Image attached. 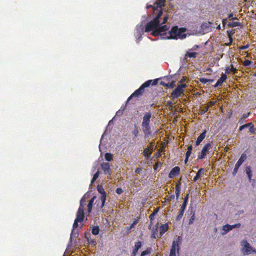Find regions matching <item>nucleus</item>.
Returning a JSON list of instances; mask_svg holds the SVG:
<instances>
[{
  "instance_id": "1",
  "label": "nucleus",
  "mask_w": 256,
  "mask_h": 256,
  "mask_svg": "<svg viewBox=\"0 0 256 256\" xmlns=\"http://www.w3.org/2000/svg\"><path fill=\"white\" fill-rule=\"evenodd\" d=\"M165 0H157L153 5H148L146 8H152L153 14L156 16L153 20L148 22L146 26L144 32H150L157 28L160 24V18L162 14V7L164 6Z\"/></svg>"
},
{
  "instance_id": "2",
  "label": "nucleus",
  "mask_w": 256,
  "mask_h": 256,
  "mask_svg": "<svg viewBox=\"0 0 256 256\" xmlns=\"http://www.w3.org/2000/svg\"><path fill=\"white\" fill-rule=\"evenodd\" d=\"M186 31V28H179L178 26H172L168 33L164 34L165 35H168V36L164 38H166V39L182 40L185 38L186 36V34H184Z\"/></svg>"
},
{
  "instance_id": "3",
  "label": "nucleus",
  "mask_w": 256,
  "mask_h": 256,
  "mask_svg": "<svg viewBox=\"0 0 256 256\" xmlns=\"http://www.w3.org/2000/svg\"><path fill=\"white\" fill-rule=\"evenodd\" d=\"M158 84V80H148L144 82L138 90L134 91L128 98L126 104L133 98H138L142 96L145 88L148 87L150 84L154 86Z\"/></svg>"
},
{
  "instance_id": "4",
  "label": "nucleus",
  "mask_w": 256,
  "mask_h": 256,
  "mask_svg": "<svg viewBox=\"0 0 256 256\" xmlns=\"http://www.w3.org/2000/svg\"><path fill=\"white\" fill-rule=\"evenodd\" d=\"M152 115L150 112H146L142 118V128L146 138L148 137L152 134L150 126V119Z\"/></svg>"
},
{
  "instance_id": "5",
  "label": "nucleus",
  "mask_w": 256,
  "mask_h": 256,
  "mask_svg": "<svg viewBox=\"0 0 256 256\" xmlns=\"http://www.w3.org/2000/svg\"><path fill=\"white\" fill-rule=\"evenodd\" d=\"M84 200V198H82L80 200V206L78 209L76 218L74 221L73 224V230L74 228H76L78 227V222H81L84 220V210L83 208L82 202ZM74 230H72L70 234V239L72 238V236L73 234Z\"/></svg>"
},
{
  "instance_id": "6",
  "label": "nucleus",
  "mask_w": 256,
  "mask_h": 256,
  "mask_svg": "<svg viewBox=\"0 0 256 256\" xmlns=\"http://www.w3.org/2000/svg\"><path fill=\"white\" fill-rule=\"evenodd\" d=\"M186 87V84H178L176 88L171 93V97L172 99H176L181 96L184 95V88Z\"/></svg>"
},
{
  "instance_id": "7",
  "label": "nucleus",
  "mask_w": 256,
  "mask_h": 256,
  "mask_svg": "<svg viewBox=\"0 0 256 256\" xmlns=\"http://www.w3.org/2000/svg\"><path fill=\"white\" fill-rule=\"evenodd\" d=\"M168 27L166 25L160 26L159 24L157 28H156L152 32V34L154 36H160L162 39H166L164 37H166L168 35H165L164 34L166 33V32L168 30Z\"/></svg>"
},
{
  "instance_id": "8",
  "label": "nucleus",
  "mask_w": 256,
  "mask_h": 256,
  "mask_svg": "<svg viewBox=\"0 0 256 256\" xmlns=\"http://www.w3.org/2000/svg\"><path fill=\"white\" fill-rule=\"evenodd\" d=\"M182 238L180 236H178L176 240H174L170 250V256H176V250L178 254L180 251V244L181 242Z\"/></svg>"
},
{
  "instance_id": "9",
  "label": "nucleus",
  "mask_w": 256,
  "mask_h": 256,
  "mask_svg": "<svg viewBox=\"0 0 256 256\" xmlns=\"http://www.w3.org/2000/svg\"><path fill=\"white\" fill-rule=\"evenodd\" d=\"M97 190L98 192L101 194V196L99 197L98 199L100 200V208H102L104 206L106 202V192L102 185L98 184L97 186Z\"/></svg>"
},
{
  "instance_id": "10",
  "label": "nucleus",
  "mask_w": 256,
  "mask_h": 256,
  "mask_svg": "<svg viewBox=\"0 0 256 256\" xmlns=\"http://www.w3.org/2000/svg\"><path fill=\"white\" fill-rule=\"evenodd\" d=\"M242 243H244V248H242V250L244 254L245 255L248 254L252 252H256V250L252 248L249 243H248L246 240H244Z\"/></svg>"
},
{
  "instance_id": "11",
  "label": "nucleus",
  "mask_w": 256,
  "mask_h": 256,
  "mask_svg": "<svg viewBox=\"0 0 256 256\" xmlns=\"http://www.w3.org/2000/svg\"><path fill=\"white\" fill-rule=\"evenodd\" d=\"M211 147L212 145L210 143H208L205 144L202 148V152H200L198 155V159L202 160L204 158L206 155V152H208Z\"/></svg>"
},
{
  "instance_id": "12",
  "label": "nucleus",
  "mask_w": 256,
  "mask_h": 256,
  "mask_svg": "<svg viewBox=\"0 0 256 256\" xmlns=\"http://www.w3.org/2000/svg\"><path fill=\"white\" fill-rule=\"evenodd\" d=\"M240 226V223L236 224L233 225H230L228 224H226L224 225L222 228V230L225 232H223L222 234H226V232L232 230V228H239Z\"/></svg>"
},
{
  "instance_id": "13",
  "label": "nucleus",
  "mask_w": 256,
  "mask_h": 256,
  "mask_svg": "<svg viewBox=\"0 0 256 256\" xmlns=\"http://www.w3.org/2000/svg\"><path fill=\"white\" fill-rule=\"evenodd\" d=\"M180 172V168H179V166H176L172 169L168 174V177L170 178H173L174 177L178 175Z\"/></svg>"
},
{
  "instance_id": "14",
  "label": "nucleus",
  "mask_w": 256,
  "mask_h": 256,
  "mask_svg": "<svg viewBox=\"0 0 256 256\" xmlns=\"http://www.w3.org/2000/svg\"><path fill=\"white\" fill-rule=\"evenodd\" d=\"M142 243L140 241L136 242L133 249V251L131 254V256H136L138 250L142 247Z\"/></svg>"
},
{
  "instance_id": "15",
  "label": "nucleus",
  "mask_w": 256,
  "mask_h": 256,
  "mask_svg": "<svg viewBox=\"0 0 256 256\" xmlns=\"http://www.w3.org/2000/svg\"><path fill=\"white\" fill-rule=\"evenodd\" d=\"M101 167L105 174H110V165L108 162H102Z\"/></svg>"
},
{
  "instance_id": "16",
  "label": "nucleus",
  "mask_w": 256,
  "mask_h": 256,
  "mask_svg": "<svg viewBox=\"0 0 256 256\" xmlns=\"http://www.w3.org/2000/svg\"><path fill=\"white\" fill-rule=\"evenodd\" d=\"M227 76L226 74H222L220 78L218 80L214 86V88L222 86V83L226 80Z\"/></svg>"
},
{
  "instance_id": "17",
  "label": "nucleus",
  "mask_w": 256,
  "mask_h": 256,
  "mask_svg": "<svg viewBox=\"0 0 256 256\" xmlns=\"http://www.w3.org/2000/svg\"><path fill=\"white\" fill-rule=\"evenodd\" d=\"M206 130H204V132L198 136L196 142V146H198L200 143L204 140L206 137Z\"/></svg>"
},
{
  "instance_id": "18",
  "label": "nucleus",
  "mask_w": 256,
  "mask_h": 256,
  "mask_svg": "<svg viewBox=\"0 0 256 256\" xmlns=\"http://www.w3.org/2000/svg\"><path fill=\"white\" fill-rule=\"evenodd\" d=\"M181 178H180L176 184V200L179 198L180 193Z\"/></svg>"
},
{
  "instance_id": "19",
  "label": "nucleus",
  "mask_w": 256,
  "mask_h": 256,
  "mask_svg": "<svg viewBox=\"0 0 256 256\" xmlns=\"http://www.w3.org/2000/svg\"><path fill=\"white\" fill-rule=\"evenodd\" d=\"M246 158V155L244 153H243L241 155V156H240V158H239V160H238V161L236 162V166L240 167Z\"/></svg>"
},
{
  "instance_id": "20",
  "label": "nucleus",
  "mask_w": 256,
  "mask_h": 256,
  "mask_svg": "<svg viewBox=\"0 0 256 256\" xmlns=\"http://www.w3.org/2000/svg\"><path fill=\"white\" fill-rule=\"evenodd\" d=\"M168 229V226L167 224H162L160 228V234L162 236L164 234Z\"/></svg>"
},
{
  "instance_id": "21",
  "label": "nucleus",
  "mask_w": 256,
  "mask_h": 256,
  "mask_svg": "<svg viewBox=\"0 0 256 256\" xmlns=\"http://www.w3.org/2000/svg\"><path fill=\"white\" fill-rule=\"evenodd\" d=\"M96 198V196H93L89 201L88 204V212H92V207L93 205V203L94 202V199Z\"/></svg>"
},
{
  "instance_id": "22",
  "label": "nucleus",
  "mask_w": 256,
  "mask_h": 256,
  "mask_svg": "<svg viewBox=\"0 0 256 256\" xmlns=\"http://www.w3.org/2000/svg\"><path fill=\"white\" fill-rule=\"evenodd\" d=\"M204 171V170L203 168H202L199 169L198 170V172H196V175L194 178L193 180L194 182H196L197 180H198L200 178V177L201 174L202 172H203Z\"/></svg>"
},
{
  "instance_id": "23",
  "label": "nucleus",
  "mask_w": 256,
  "mask_h": 256,
  "mask_svg": "<svg viewBox=\"0 0 256 256\" xmlns=\"http://www.w3.org/2000/svg\"><path fill=\"white\" fill-rule=\"evenodd\" d=\"M198 53L196 52H190L189 51L187 52L185 54L186 58H196Z\"/></svg>"
},
{
  "instance_id": "24",
  "label": "nucleus",
  "mask_w": 256,
  "mask_h": 256,
  "mask_svg": "<svg viewBox=\"0 0 256 256\" xmlns=\"http://www.w3.org/2000/svg\"><path fill=\"white\" fill-rule=\"evenodd\" d=\"M237 70L234 68L232 64L231 65V68L230 69L228 67H226L225 69V72L227 74H229L230 72H232L234 74H235Z\"/></svg>"
},
{
  "instance_id": "25",
  "label": "nucleus",
  "mask_w": 256,
  "mask_h": 256,
  "mask_svg": "<svg viewBox=\"0 0 256 256\" xmlns=\"http://www.w3.org/2000/svg\"><path fill=\"white\" fill-rule=\"evenodd\" d=\"M152 153V152L150 151L148 148H146L144 149L143 151V154L144 156L150 157Z\"/></svg>"
},
{
  "instance_id": "26",
  "label": "nucleus",
  "mask_w": 256,
  "mask_h": 256,
  "mask_svg": "<svg viewBox=\"0 0 256 256\" xmlns=\"http://www.w3.org/2000/svg\"><path fill=\"white\" fill-rule=\"evenodd\" d=\"M139 133L140 132L138 126L136 125H134V130L132 131V134L135 137H138L139 135Z\"/></svg>"
},
{
  "instance_id": "27",
  "label": "nucleus",
  "mask_w": 256,
  "mask_h": 256,
  "mask_svg": "<svg viewBox=\"0 0 256 256\" xmlns=\"http://www.w3.org/2000/svg\"><path fill=\"white\" fill-rule=\"evenodd\" d=\"M184 211L185 209L180 208V210L179 212V214L176 218V220H180L182 218Z\"/></svg>"
},
{
  "instance_id": "28",
  "label": "nucleus",
  "mask_w": 256,
  "mask_h": 256,
  "mask_svg": "<svg viewBox=\"0 0 256 256\" xmlns=\"http://www.w3.org/2000/svg\"><path fill=\"white\" fill-rule=\"evenodd\" d=\"M228 26L230 28H234L236 26H241V24L240 22H228Z\"/></svg>"
},
{
  "instance_id": "29",
  "label": "nucleus",
  "mask_w": 256,
  "mask_h": 256,
  "mask_svg": "<svg viewBox=\"0 0 256 256\" xmlns=\"http://www.w3.org/2000/svg\"><path fill=\"white\" fill-rule=\"evenodd\" d=\"M188 194H187L186 196L184 198V200L183 202V203L181 206V208H182L186 210L188 202Z\"/></svg>"
},
{
  "instance_id": "30",
  "label": "nucleus",
  "mask_w": 256,
  "mask_h": 256,
  "mask_svg": "<svg viewBox=\"0 0 256 256\" xmlns=\"http://www.w3.org/2000/svg\"><path fill=\"white\" fill-rule=\"evenodd\" d=\"M104 158L106 161L110 162L112 160L113 156L110 152H106L104 155Z\"/></svg>"
},
{
  "instance_id": "31",
  "label": "nucleus",
  "mask_w": 256,
  "mask_h": 256,
  "mask_svg": "<svg viewBox=\"0 0 256 256\" xmlns=\"http://www.w3.org/2000/svg\"><path fill=\"white\" fill-rule=\"evenodd\" d=\"M100 232V228L98 226H94L92 228V232L94 235H97Z\"/></svg>"
},
{
  "instance_id": "32",
  "label": "nucleus",
  "mask_w": 256,
  "mask_h": 256,
  "mask_svg": "<svg viewBox=\"0 0 256 256\" xmlns=\"http://www.w3.org/2000/svg\"><path fill=\"white\" fill-rule=\"evenodd\" d=\"M209 108H210L209 106H206L204 108H203L200 109V110L199 114L200 115L204 114H205L208 110Z\"/></svg>"
},
{
  "instance_id": "33",
  "label": "nucleus",
  "mask_w": 256,
  "mask_h": 256,
  "mask_svg": "<svg viewBox=\"0 0 256 256\" xmlns=\"http://www.w3.org/2000/svg\"><path fill=\"white\" fill-rule=\"evenodd\" d=\"M151 252V248H148L146 250L142 252L140 256H146L150 254Z\"/></svg>"
},
{
  "instance_id": "34",
  "label": "nucleus",
  "mask_w": 256,
  "mask_h": 256,
  "mask_svg": "<svg viewBox=\"0 0 256 256\" xmlns=\"http://www.w3.org/2000/svg\"><path fill=\"white\" fill-rule=\"evenodd\" d=\"M246 174H248L249 180H250L252 178V171L250 167H246Z\"/></svg>"
},
{
  "instance_id": "35",
  "label": "nucleus",
  "mask_w": 256,
  "mask_h": 256,
  "mask_svg": "<svg viewBox=\"0 0 256 256\" xmlns=\"http://www.w3.org/2000/svg\"><path fill=\"white\" fill-rule=\"evenodd\" d=\"M246 174H248L249 180H250L252 178V171L250 167H246Z\"/></svg>"
},
{
  "instance_id": "36",
  "label": "nucleus",
  "mask_w": 256,
  "mask_h": 256,
  "mask_svg": "<svg viewBox=\"0 0 256 256\" xmlns=\"http://www.w3.org/2000/svg\"><path fill=\"white\" fill-rule=\"evenodd\" d=\"M158 208H157L152 213L150 214V215L149 216L150 220H152L154 219V216L158 212Z\"/></svg>"
},
{
  "instance_id": "37",
  "label": "nucleus",
  "mask_w": 256,
  "mask_h": 256,
  "mask_svg": "<svg viewBox=\"0 0 256 256\" xmlns=\"http://www.w3.org/2000/svg\"><path fill=\"white\" fill-rule=\"evenodd\" d=\"M174 83H175L174 81H172L171 82L168 83V84H166V87H168V88H172L175 86Z\"/></svg>"
},
{
  "instance_id": "38",
  "label": "nucleus",
  "mask_w": 256,
  "mask_h": 256,
  "mask_svg": "<svg viewBox=\"0 0 256 256\" xmlns=\"http://www.w3.org/2000/svg\"><path fill=\"white\" fill-rule=\"evenodd\" d=\"M211 24H212L211 22H208V23H203L202 25V28L204 29L208 28Z\"/></svg>"
},
{
  "instance_id": "39",
  "label": "nucleus",
  "mask_w": 256,
  "mask_h": 256,
  "mask_svg": "<svg viewBox=\"0 0 256 256\" xmlns=\"http://www.w3.org/2000/svg\"><path fill=\"white\" fill-rule=\"evenodd\" d=\"M195 218H196L195 214H194V213L189 220L188 224L190 225V224H193Z\"/></svg>"
},
{
  "instance_id": "40",
  "label": "nucleus",
  "mask_w": 256,
  "mask_h": 256,
  "mask_svg": "<svg viewBox=\"0 0 256 256\" xmlns=\"http://www.w3.org/2000/svg\"><path fill=\"white\" fill-rule=\"evenodd\" d=\"M251 63H252V62L250 60H246L244 62L243 64L245 66H250L251 64Z\"/></svg>"
},
{
  "instance_id": "41",
  "label": "nucleus",
  "mask_w": 256,
  "mask_h": 256,
  "mask_svg": "<svg viewBox=\"0 0 256 256\" xmlns=\"http://www.w3.org/2000/svg\"><path fill=\"white\" fill-rule=\"evenodd\" d=\"M199 80L202 82V84H206V82H208V80L207 78H199Z\"/></svg>"
},
{
  "instance_id": "42",
  "label": "nucleus",
  "mask_w": 256,
  "mask_h": 256,
  "mask_svg": "<svg viewBox=\"0 0 256 256\" xmlns=\"http://www.w3.org/2000/svg\"><path fill=\"white\" fill-rule=\"evenodd\" d=\"M116 192L118 194H120L123 192V190L122 188H117L116 190Z\"/></svg>"
},
{
  "instance_id": "43",
  "label": "nucleus",
  "mask_w": 256,
  "mask_h": 256,
  "mask_svg": "<svg viewBox=\"0 0 256 256\" xmlns=\"http://www.w3.org/2000/svg\"><path fill=\"white\" fill-rule=\"evenodd\" d=\"M250 114V112H248V114H244L242 115L241 119L244 120V119L246 118Z\"/></svg>"
},
{
  "instance_id": "44",
  "label": "nucleus",
  "mask_w": 256,
  "mask_h": 256,
  "mask_svg": "<svg viewBox=\"0 0 256 256\" xmlns=\"http://www.w3.org/2000/svg\"><path fill=\"white\" fill-rule=\"evenodd\" d=\"M175 198V196L174 194H172L170 196H168V198H166V200L168 202L171 201L172 200H174Z\"/></svg>"
},
{
  "instance_id": "45",
  "label": "nucleus",
  "mask_w": 256,
  "mask_h": 256,
  "mask_svg": "<svg viewBox=\"0 0 256 256\" xmlns=\"http://www.w3.org/2000/svg\"><path fill=\"white\" fill-rule=\"evenodd\" d=\"M239 168H240L239 166H238L235 165L234 168V169L233 170V172H232V174L234 175H235L236 174V172H238V169Z\"/></svg>"
},
{
  "instance_id": "46",
  "label": "nucleus",
  "mask_w": 256,
  "mask_h": 256,
  "mask_svg": "<svg viewBox=\"0 0 256 256\" xmlns=\"http://www.w3.org/2000/svg\"><path fill=\"white\" fill-rule=\"evenodd\" d=\"M156 231H157V230L156 229V230H153L152 231V238H156V236L157 235V232H156Z\"/></svg>"
},
{
  "instance_id": "47",
  "label": "nucleus",
  "mask_w": 256,
  "mask_h": 256,
  "mask_svg": "<svg viewBox=\"0 0 256 256\" xmlns=\"http://www.w3.org/2000/svg\"><path fill=\"white\" fill-rule=\"evenodd\" d=\"M249 47V44H246V45H245V46H241L240 47V50H246V48H248Z\"/></svg>"
},
{
  "instance_id": "48",
  "label": "nucleus",
  "mask_w": 256,
  "mask_h": 256,
  "mask_svg": "<svg viewBox=\"0 0 256 256\" xmlns=\"http://www.w3.org/2000/svg\"><path fill=\"white\" fill-rule=\"evenodd\" d=\"M168 16H164L163 18V21L162 22V24H165L168 21Z\"/></svg>"
},
{
  "instance_id": "49",
  "label": "nucleus",
  "mask_w": 256,
  "mask_h": 256,
  "mask_svg": "<svg viewBox=\"0 0 256 256\" xmlns=\"http://www.w3.org/2000/svg\"><path fill=\"white\" fill-rule=\"evenodd\" d=\"M99 174H100L99 172L97 171V172L94 174V175L93 176V178L96 180L99 176Z\"/></svg>"
},
{
  "instance_id": "50",
  "label": "nucleus",
  "mask_w": 256,
  "mask_h": 256,
  "mask_svg": "<svg viewBox=\"0 0 256 256\" xmlns=\"http://www.w3.org/2000/svg\"><path fill=\"white\" fill-rule=\"evenodd\" d=\"M250 132L252 134H254L255 132L254 128V126H251L249 128Z\"/></svg>"
},
{
  "instance_id": "51",
  "label": "nucleus",
  "mask_w": 256,
  "mask_h": 256,
  "mask_svg": "<svg viewBox=\"0 0 256 256\" xmlns=\"http://www.w3.org/2000/svg\"><path fill=\"white\" fill-rule=\"evenodd\" d=\"M173 104L172 101L168 100L167 102L166 106L170 107L172 106Z\"/></svg>"
},
{
  "instance_id": "52",
  "label": "nucleus",
  "mask_w": 256,
  "mask_h": 256,
  "mask_svg": "<svg viewBox=\"0 0 256 256\" xmlns=\"http://www.w3.org/2000/svg\"><path fill=\"white\" fill-rule=\"evenodd\" d=\"M247 128L246 127V125L245 124H244V125H242L241 126L240 128H239V130L240 131H241L242 130H244V128Z\"/></svg>"
},
{
  "instance_id": "53",
  "label": "nucleus",
  "mask_w": 256,
  "mask_h": 256,
  "mask_svg": "<svg viewBox=\"0 0 256 256\" xmlns=\"http://www.w3.org/2000/svg\"><path fill=\"white\" fill-rule=\"evenodd\" d=\"M191 154H192V151L187 150V152H186V156L187 158H189Z\"/></svg>"
},
{
  "instance_id": "54",
  "label": "nucleus",
  "mask_w": 256,
  "mask_h": 256,
  "mask_svg": "<svg viewBox=\"0 0 256 256\" xmlns=\"http://www.w3.org/2000/svg\"><path fill=\"white\" fill-rule=\"evenodd\" d=\"M232 16H233V14H230L228 15V18H232V20H237L238 19L236 18H232Z\"/></svg>"
},
{
  "instance_id": "55",
  "label": "nucleus",
  "mask_w": 256,
  "mask_h": 256,
  "mask_svg": "<svg viewBox=\"0 0 256 256\" xmlns=\"http://www.w3.org/2000/svg\"><path fill=\"white\" fill-rule=\"evenodd\" d=\"M198 48V45H195L194 46L191 48V49H190L189 50V51H191V50H196L197 48Z\"/></svg>"
},
{
  "instance_id": "56",
  "label": "nucleus",
  "mask_w": 256,
  "mask_h": 256,
  "mask_svg": "<svg viewBox=\"0 0 256 256\" xmlns=\"http://www.w3.org/2000/svg\"><path fill=\"white\" fill-rule=\"evenodd\" d=\"M226 22H227V18H224V19L222 20V22L223 26H224L226 24Z\"/></svg>"
},
{
  "instance_id": "57",
  "label": "nucleus",
  "mask_w": 256,
  "mask_h": 256,
  "mask_svg": "<svg viewBox=\"0 0 256 256\" xmlns=\"http://www.w3.org/2000/svg\"><path fill=\"white\" fill-rule=\"evenodd\" d=\"M141 171V168H136L135 172L136 173H139Z\"/></svg>"
},
{
  "instance_id": "58",
  "label": "nucleus",
  "mask_w": 256,
  "mask_h": 256,
  "mask_svg": "<svg viewBox=\"0 0 256 256\" xmlns=\"http://www.w3.org/2000/svg\"><path fill=\"white\" fill-rule=\"evenodd\" d=\"M246 124V127H250V128L251 126H254V125L252 124V122H249V123H248V124Z\"/></svg>"
},
{
  "instance_id": "59",
  "label": "nucleus",
  "mask_w": 256,
  "mask_h": 256,
  "mask_svg": "<svg viewBox=\"0 0 256 256\" xmlns=\"http://www.w3.org/2000/svg\"><path fill=\"white\" fill-rule=\"evenodd\" d=\"M192 145H190L188 146L187 150L192 151Z\"/></svg>"
},
{
  "instance_id": "60",
  "label": "nucleus",
  "mask_w": 256,
  "mask_h": 256,
  "mask_svg": "<svg viewBox=\"0 0 256 256\" xmlns=\"http://www.w3.org/2000/svg\"><path fill=\"white\" fill-rule=\"evenodd\" d=\"M208 104H209V105H208L209 106H213L215 104V102H211L210 101L208 102Z\"/></svg>"
},
{
  "instance_id": "61",
  "label": "nucleus",
  "mask_w": 256,
  "mask_h": 256,
  "mask_svg": "<svg viewBox=\"0 0 256 256\" xmlns=\"http://www.w3.org/2000/svg\"><path fill=\"white\" fill-rule=\"evenodd\" d=\"M160 164H161V163H160ZM158 164H159V163H158H158H156V164L154 166V170H156V169L158 168Z\"/></svg>"
},
{
  "instance_id": "62",
  "label": "nucleus",
  "mask_w": 256,
  "mask_h": 256,
  "mask_svg": "<svg viewBox=\"0 0 256 256\" xmlns=\"http://www.w3.org/2000/svg\"><path fill=\"white\" fill-rule=\"evenodd\" d=\"M126 108V104L125 106H122L120 108L122 110H124Z\"/></svg>"
},
{
  "instance_id": "63",
  "label": "nucleus",
  "mask_w": 256,
  "mask_h": 256,
  "mask_svg": "<svg viewBox=\"0 0 256 256\" xmlns=\"http://www.w3.org/2000/svg\"><path fill=\"white\" fill-rule=\"evenodd\" d=\"M230 42L228 44L226 45L227 46H230V44H232V38L231 37L230 38Z\"/></svg>"
},
{
  "instance_id": "64",
  "label": "nucleus",
  "mask_w": 256,
  "mask_h": 256,
  "mask_svg": "<svg viewBox=\"0 0 256 256\" xmlns=\"http://www.w3.org/2000/svg\"><path fill=\"white\" fill-rule=\"evenodd\" d=\"M166 84H166V83H164V82H160V84H161V85H162V86H166Z\"/></svg>"
}]
</instances>
